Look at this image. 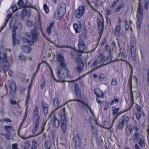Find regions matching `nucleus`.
Masks as SVG:
<instances>
[{
	"label": "nucleus",
	"instance_id": "nucleus-45",
	"mask_svg": "<svg viewBox=\"0 0 149 149\" xmlns=\"http://www.w3.org/2000/svg\"><path fill=\"white\" fill-rule=\"evenodd\" d=\"M136 117L137 119L139 120L141 116V113L139 111H137L136 113Z\"/></svg>",
	"mask_w": 149,
	"mask_h": 149
},
{
	"label": "nucleus",
	"instance_id": "nucleus-26",
	"mask_svg": "<svg viewBox=\"0 0 149 149\" xmlns=\"http://www.w3.org/2000/svg\"><path fill=\"white\" fill-rule=\"evenodd\" d=\"M33 123L35 127L32 130V132L33 134H35L38 129L39 122H33Z\"/></svg>",
	"mask_w": 149,
	"mask_h": 149
},
{
	"label": "nucleus",
	"instance_id": "nucleus-58",
	"mask_svg": "<svg viewBox=\"0 0 149 149\" xmlns=\"http://www.w3.org/2000/svg\"><path fill=\"white\" fill-rule=\"evenodd\" d=\"M106 12L107 15H110L111 14V10L109 9L107 10Z\"/></svg>",
	"mask_w": 149,
	"mask_h": 149
},
{
	"label": "nucleus",
	"instance_id": "nucleus-37",
	"mask_svg": "<svg viewBox=\"0 0 149 149\" xmlns=\"http://www.w3.org/2000/svg\"><path fill=\"white\" fill-rule=\"evenodd\" d=\"M53 121L54 124L55 126H57V127L59 126V122L56 118H54Z\"/></svg>",
	"mask_w": 149,
	"mask_h": 149
},
{
	"label": "nucleus",
	"instance_id": "nucleus-25",
	"mask_svg": "<svg viewBox=\"0 0 149 149\" xmlns=\"http://www.w3.org/2000/svg\"><path fill=\"white\" fill-rule=\"evenodd\" d=\"M53 101L55 107H56V110H55V111H56L58 109H59L61 107L59 105L60 103L58 99L57 98H54L53 99Z\"/></svg>",
	"mask_w": 149,
	"mask_h": 149
},
{
	"label": "nucleus",
	"instance_id": "nucleus-64",
	"mask_svg": "<svg viewBox=\"0 0 149 149\" xmlns=\"http://www.w3.org/2000/svg\"><path fill=\"white\" fill-rule=\"evenodd\" d=\"M147 81L148 84H149V68L148 69V72L147 73Z\"/></svg>",
	"mask_w": 149,
	"mask_h": 149
},
{
	"label": "nucleus",
	"instance_id": "nucleus-63",
	"mask_svg": "<svg viewBox=\"0 0 149 149\" xmlns=\"http://www.w3.org/2000/svg\"><path fill=\"white\" fill-rule=\"evenodd\" d=\"M45 82L44 81L42 82L41 84L40 87L41 88L43 89L44 87Z\"/></svg>",
	"mask_w": 149,
	"mask_h": 149
},
{
	"label": "nucleus",
	"instance_id": "nucleus-19",
	"mask_svg": "<svg viewBox=\"0 0 149 149\" xmlns=\"http://www.w3.org/2000/svg\"><path fill=\"white\" fill-rule=\"evenodd\" d=\"M10 91L13 93H15L17 90V87L16 83L14 81H12L10 84Z\"/></svg>",
	"mask_w": 149,
	"mask_h": 149
},
{
	"label": "nucleus",
	"instance_id": "nucleus-42",
	"mask_svg": "<svg viewBox=\"0 0 149 149\" xmlns=\"http://www.w3.org/2000/svg\"><path fill=\"white\" fill-rule=\"evenodd\" d=\"M29 147V142L26 141L24 144V149H28Z\"/></svg>",
	"mask_w": 149,
	"mask_h": 149
},
{
	"label": "nucleus",
	"instance_id": "nucleus-24",
	"mask_svg": "<svg viewBox=\"0 0 149 149\" xmlns=\"http://www.w3.org/2000/svg\"><path fill=\"white\" fill-rule=\"evenodd\" d=\"M138 141L139 146L141 147L142 148L145 146L146 142L145 141V139L143 136Z\"/></svg>",
	"mask_w": 149,
	"mask_h": 149
},
{
	"label": "nucleus",
	"instance_id": "nucleus-30",
	"mask_svg": "<svg viewBox=\"0 0 149 149\" xmlns=\"http://www.w3.org/2000/svg\"><path fill=\"white\" fill-rule=\"evenodd\" d=\"M119 101V99L117 96H115L114 97L113 99L110 102L111 105H112L116 104Z\"/></svg>",
	"mask_w": 149,
	"mask_h": 149
},
{
	"label": "nucleus",
	"instance_id": "nucleus-54",
	"mask_svg": "<svg viewBox=\"0 0 149 149\" xmlns=\"http://www.w3.org/2000/svg\"><path fill=\"white\" fill-rule=\"evenodd\" d=\"M12 10L14 12L16 11L17 10V6L15 5H13L12 7Z\"/></svg>",
	"mask_w": 149,
	"mask_h": 149
},
{
	"label": "nucleus",
	"instance_id": "nucleus-11",
	"mask_svg": "<svg viewBox=\"0 0 149 149\" xmlns=\"http://www.w3.org/2000/svg\"><path fill=\"white\" fill-rule=\"evenodd\" d=\"M59 68H58L57 72V75L58 78H59L58 81H59L58 82L63 81L65 78V75L63 70L62 69L61 70Z\"/></svg>",
	"mask_w": 149,
	"mask_h": 149
},
{
	"label": "nucleus",
	"instance_id": "nucleus-1",
	"mask_svg": "<svg viewBox=\"0 0 149 149\" xmlns=\"http://www.w3.org/2000/svg\"><path fill=\"white\" fill-rule=\"evenodd\" d=\"M0 66L3 68L4 72L9 69V65L6 52H0Z\"/></svg>",
	"mask_w": 149,
	"mask_h": 149
},
{
	"label": "nucleus",
	"instance_id": "nucleus-29",
	"mask_svg": "<svg viewBox=\"0 0 149 149\" xmlns=\"http://www.w3.org/2000/svg\"><path fill=\"white\" fill-rule=\"evenodd\" d=\"M138 17V20L137 22V28L139 29L141 28V23L142 20V17Z\"/></svg>",
	"mask_w": 149,
	"mask_h": 149
},
{
	"label": "nucleus",
	"instance_id": "nucleus-13",
	"mask_svg": "<svg viewBox=\"0 0 149 149\" xmlns=\"http://www.w3.org/2000/svg\"><path fill=\"white\" fill-rule=\"evenodd\" d=\"M106 61V62H107L106 64L104 65H101L97 67V68H96V69H94V70L98 69V68L101 67V66H103L104 65L109 64L112 63L114 62L117 61L116 60H112V57L111 54H110L107 57Z\"/></svg>",
	"mask_w": 149,
	"mask_h": 149
},
{
	"label": "nucleus",
	"instance_id": "nucleus-51",
	"mask_svg": "<svg viewBox=\"0 0 149 149\" xmlns=\"http://www.w3.org/2000/svg\"><path fill=\"white\" fill-rule=\"evenodd\" d=\"M14 28L13 30L12 31V37H14L15 36H16V29L15 28V24L14 25Z\"/></svg>",
	"mask_w": 149,
	"mask_h": 149
},
{
	"label": "nucleus",
	"instance_id": "nucleus-17",
	"mask_svg": "<svg viewBox=\"0 0 149 149\" xmlns=\"http://www.w3.org/2000/svg\"><path fill=\"white\" fill-rule=\"evenodd\" d=\"M94 92L97 97L102 98L104 97V95L102 91L99 88H96L94 90Z\"/></svg>",
	"mask_w": 149,
	"mask_h": 149
},
{
	"label": "nucleus",
	"instance_id": "nucleus-31",
	"mask_svg": "<svg viewBox=\"0 0 149 149\" xmlns=\"http://www.w3.org/2000/svg\"><path fill=\"white\" fill-rule=\"evenodd\" d=\"M19 59L22 61L25 62L27 58L22 54H20L19 56Z\"/></svg>",
	"mask_w": 149,
	"mask_h": 149
},
{
	"label": "nucleus",
	"instance_id": "nucleus-47",
	"mask_svg": "<svg viewBox=\"0 0 149 149\" xmlns=\"http://www.w3.org/2000/svg\"><path fill=\"white\" fill-rule=\"evenodd\" d=\"M26 41L28 42V43L29 45L31 46H33L34 45V42H35L33 40V41L27 39H26Z\"/></svg>",
	"mask_w": 149,
	"mask_h": 149
},
{
	"label": "nucleus",
	"instance_id": "nucleus-50",
	"mask_svg": "<svg viewBox=\"0 0 149 149\" xmlns=\"http://www.w3.org/2000/svg\"><path fill=\"white\" fill-rule=\"evenodd\" d=\"M5 129L9 131L10 130H12L13 127L12 126H6L5 127Z\"/></svg>",
	"mask_w": 149,
	"mask_h": 149
},
{
	"label": "nucleus",
	"instance_id": "nucleus-56",
	"mask_svg": "<svg viewBox=\"0 0 149 149\" xmlns=\"http://www.w3.org/2000/svg\"><path fill=\"white\" fill-rule=\"evenodd\" d=\"M18 145L17 143H13L12 145L13 149H18Z\"/></svg>",
	"mask_w": 149,
	"mask_h": 149
},
{
	"label": "nucleus",
	"instance_id": "nucleus-8",
	"mask_svg": "<svg viewBox=\"0 0 149 149\" xmlns=\"http://www.w3.org/2000/svg\"><path fill=\"white\" fill-rule=\"evenodd\" d=\"M74 88L75 93L76 94V99L74 100V101L80 102V101L79 98L80 97L81 91L79 88L78 85L77 83H76L75 84Z\"/></svg>",
	"mask_w": 149,
	"mask_h": 149
},
{
	"label": "nucleus",
	"instance_id": "nucleus-41",
	"mask_svg": "<svg viewBox=\"0 0 149 149\" xmlns=\"http://www.w3.org/2000/svg\"><path fill=\"white\" fill-rule=\"evenodd\" d=\"M18 5L23 8H25V5L24 4L23 1L22 0H19V1L17 3Z\"/></svg>",
	"mask_w": 149,
	"mask_h": 149
},
{
	"label": "nucleus",
	"instance_id": "nucleus-32",
	"mask_svg": "<svg viewBox=\"0 0 149 149\" xmlns=\"http://www.w3.org/2000/svg\"><path fill=\"white\" fill-rule=\"evenodd\" d=\"M117 84V81L116 78H113L112 79L111 83V86H116Z\"/></svg>",
	"mask_w": 149,
	"mask_h": 149
},
{
	"label": "nucleus",
	"instance_id": "nucleus-36",
	"mask_svg": "<svg viewBox=\"0 0 149 149\" xmlns=\"http://www.w3.org/2000/svg\"><path fill=\"white\" fill-rule=\"evenodd\" d=\"M39 34H37L35 36H32V38L33 40L35 42H36L39 40Z\"/></svg>",
	"mask_w": 149,
	"mask_h": 149
},
{
	"label": "nucleus",
	"instance_id": "nucleus-46",
	"mask_svg": "<svg viewBox=\"0 0 149 149\" xmlns=\"http://www.w3.org/2000/svg\"><path fill=\"white\" fill-rule=\"evenodd\" d=\"M22 24L21 23H19L17 25V27H15L16 29H18L19 30H21L22 29Z\"/></svg>",
	"mask_w": 149,
	"mask_h": 149
},
{
	"label": "nucleus",
	"instance_id": "nucleus-28",
	"mask_svg": "<svg viewBox=\"0 0 149 149\" xmlns=\"http://www.w3.org/2000/svg\"><path fill=\"white\" fill-rule=\"evenodd\" d=\"M125 6V4L124 3H122L120 4L119 6L115 9V12L116 13L119 12L121 9L124 8Z\"/></svg>",
	"mask_w": 149,
	"mask_h": 149
},
{
	"label": "nucleus",
	"instance_id": "nucleus-18",
	"mask_svg": "<svg viewBox=\"0 0 149 149\" xmlns=\"http://www.w3.org/2000/svg\"><path fill=\"white\" fill-rule=\"evenodd\" d=\"M42 105L43 108V112L45 114L47 115L48 112V107L49 105L47 103L44 101L42 102Z\"/></svg>",
	"mask_w": 149,
	"mask_h": 149
},
{
	"label": "nucleus",
	"instance_id": "nucleus-15",
	"mask_svg": "<svg viewBox=\"0 0 149 149\" xmlns=\"http://www.w3.org/2000/svg\"><path fill=\"white\" fill-rule=\"evenodd\" d=\"M141 0H139V4L138 8V10L137 12V17H142L143 14V6L140 3Z\"/></svg>",
	"mask_w": 149,
	"mask_h": 149
},
{
	"label": "nucleus",
	"instance_id": "nucleus-34",
	"mask_svg": "<svg viewBox=\"0 0 149 149\" xmlns=\"http://www.w3.org/2000/svg\"><path fill=\"white\" fill-rule=\"evenodd\" d=\"M37 29V27L36 26L33 29H32L31 31V33L32 35V36H35L37 34H39V33L36 31Z\"/></svg>",
	"mask_w": 149,
	"mask_h": 149
},
{
	"label": "nucleus",
	"instance_id": "nucleus-23",
	"mask_svg": "<svg viewBox=\"0 0 149 149\" xmlns=\"http://www.w3.org/2000/svg\"><path fill=\"white\" fill-rule=\"evenodd\" d=\"M21 49L24 52L27 53L30 52L31 50V47L28 45L22 46Z\"/></svg>",
	"mask_w": 149,
	"mask_h": 149
},
{
	"label": "nucleus",
	"instance_id": "nucleus-59",
	"mask_svg": "<svg viewBox=\"0 0 149 149\" xmlns=\"http://www.w3.org/2000/svg\"><path fill=\"white\" fill-rule=\"evenodd\" d=\"M100 79L101 81H102L104 79V74H101L100 75Z\"/></svg>",
	"mask_w": 149,
	"mask_h": 149
},
{
	"label": "nucleus",
	"instance_id": "nucleus-38",
	"mask_svg": "<svg viewBox=\"0 0 149 149\" xmlns=\"http://www.w3.org/2000/svg\"><path fill=\"white\" fill-rule=\"evenodd\" d=\"M25 6V8H34L33 6L32 5V4L30 2H28L27 1H26V5Z\"/></svg>",
	"mask_w": 149,
	"mask_h": 149
},
{
	"label": "nucleus",
	"instance_id": "nucleus-44",
	"mask_svg": "<svg viewBox=\"0 0 149 149\" xmlns=\"http://www.w3.org/2000/svg\"><path fill=\"white\" fill-rule=\"evenodd\" d=\"M37 144V142L35 141H32V146L31 148L36 149Z\"/></svg>",
	"mask_w": 149,
	"mask_h": 149
},
{
	"label": "nucleus",
	"instance_id": "nucleus-27",
	"mask_svg": "<svg viewBox=\"0 0 149 149\" xmlns=\"http://www.w3.org/2000/svg\"><path fill=\"white\" fill-rule=\"evenodd\" d=\"M132 77H131V83L130 85L129 86V88L130 89V97L132 100H133L134 99V96H133V91L132 90Z\"/></svg>",
	"mask_w": 149,
	"mask_h": 149
},
{
	"label": "nucleus",
	"instance_id": "nucleus-12",
	"mask_svg": "<svg viewBox=\"0 0 149 149\" xmlns=\"http://www.w3.org/2000/svg\"><path fill=\"white\" fill-rule=\"evenodd\" d=\"M121 21L119 19V21L116 24V26L114 30V33L117 36H119L120 34V31L121 30Z\"/></svg>",
	"mask_w": 149,
	"mask_h": 149
},
{
	"label": "nucleus",
	"instance_id": "nucleus-60",
	"mask_svg": "<svg viewBox=\"0 0 149 149\" xmlns=\"http://www.w3.org/2000/svg\"><path fill=\"white\" fill-rule=\"evenodd\" d=\"M27 25L29 26H31L33 25L32 22L30 21H28L26 23Z\"/></svg>",
	"mask_w": 149,
	"mask_h": 149
},
{
	"label": "nucleus",
	"instance_id": "nucleus-4",
	"mask_svg": "<svg viewBox=\"0 0 149 149\" xmlns=\"http://www.w3.org/2000/svg\"><path fill=\"white\" fill-rule=\"evenodd\" d=\"M56 59L58 62L60 63L59 68H66L65 61L63 56L60 53L58 54L57 56Z\"/></svg>",
	"mask_w": 149,
	"mask_h": 149
},
{
	"label": "nucleus",
	"instance_id": "nucleus-6",
	"mask_svg": "<svg viewBox=\"0 0 149 149\" xmlns=\"http://www.w3.org/2000/svg\"><path fill=\"white\" fill-rule=\"evenodd\" d=\"M123 120L120 122L117 126V128L120 130L123 129L125 125H126L129 120V118L127 117L124 118L123 117Z\"/></svg>",
	"mask_w": 149,
	"mask_h": 149
},
{
	"label": "nucleus",
	"instance_id": "nucleus-16",
	"mask_svg": "<svg viewBox=\"0 0 149 149\" xmlns=\"http://www.w3.org/2000/svg\"><path fill=\"white\" fill-rule=\"evenodd\" d=\"M97 24L99 30V33L100 35V36L101 37L103 31L104 24L103 22L102 21L98 22Z\"/></svg>",
	"mask_w": 149,
	"mask_h": 149
},
{
	"label": "nucleus",
	"instance_id": "nucleus-21",
	"mask_svg": "<svg viewBox=\"0 0 149 149\" xmlns=\"http://www.w3.org/2000/svg\"><path fill=\"white\" fill-rule=\"evenodd\" d=\"M61 127L63 132H65L66 130V125L67 123L66 119L61 120Z\"/></svg>",
	"mask_w": 149,
	"mask_h": 149
},
{
	"label": "nucleus",
	"instance_id": "nucleus-2",
	"mask_svg": "<svg viewBox=\"0 0 149 149\" xmlns=\"http://www.w3.org/2000/svg\"><path fill=\"white\" fill-rule=\"evenodd\" d=\"M66 7V4L64 3H61L59 5L54 13V17L56 19H59L65 15Z\"/></svg>",
	"mask_w": 149,
	"mask_h": 149
},
{
	"label": "nucleus",
	"instance_id": "nucleus-33",
	"mask_svg": "<svg viewBox=\"0 0 149 149\" xmlns=\"http://www.w3.org/2000/svg\"><path fill=\"white\" fill-rule=\"evenodd\" d=\"M54 24L53 23H52L50 24L47 29V32L49 35H50L51 34V33L52 31V29L53 27Z\"/></svg>",
	"mask_w": 149,
	"mask_h": 149
},
{
	"label": "nucleus",
	"instance_id": "nucleus-48",
	"mask_svg": "<svg viewBox=\"0 0 149 149\" xmlns=\"http://www.w3.org/2000/svg\"><path fill=\"white\" fill-rule=\"evenodd\" d=\"M21 94H22L26 91V88L25 87L22 86H20L19 88Z\"/></svg>",
	"mask_w": 149,
	"mask_h": 149
},
{
	"label": "nucleus",
	"instance_id": "nucleus-35",
	"mask_svg": "<svg viewBox=\"0 0 149 149\" xmlns=\"http://www.w3.org/2000/svg\"><path fill=\"white\" fill-rule=\"evenodd\" d=\"M149 5V0H144V6L147 10H148Z\"/></svg>",
	"mask_w": 149,
	"mask_h": 149
},
{
	"label": "nucleus",
	"instance_id": "nucleus-52",
	"mask_svg": "<svg viewBox=\"0 0 149 149\" xmlns=\"http://www.w3.org/2000/svg\"><path fill=\"white\" fill-rule=\"evenodd\" d=\"M12 42L13 45L15 46V45L16 43V36L12 37Z\"/></svg>",
	"mask_w": 149,
	"mask_h": 149
},
{
	"label": "nucleus",
	"instance_id": "nucleus-62",
	"mask_svg": "<svg viewBox=\"0 0 149 149\" xmlns=\"http://www.w3.org/2000/svg\"><path fill=\"white\" fill-rule=\"evenodd\" d=\"M109 104L108 103H106L104 109V110H107L109 107Z\"/></svg>",
	"mask_w": 149,
	"mask_h": 149
},
{
	"label": "nucleus",
	"instance_id": "nucleus-39",
	"mask_svg": "<svg viewBox=\"0 0 149 149\" xmlns=\"http://www.w3.org/2000/svg\"><path fill=\"white\" fill-rule=\"evenodd\" d=\"M63 70V71L64 72V73H66L67 74V77H70V72L68 70L66 67L65 68H61Z\"/></svg>",
	"mask_w": 149,
	"mask_h": 149
},
{
	"label": "nucleus",
	"instance_id": "nucleus-57",
	"mask_svg": "<svg viewBox=\"0 0 149 149\" xmlns=\"http://www.w3.org/2000/svg\"><path fill=\"white\" fill-rule=\"evenodd\" d=\"M51 75L52 77L53 78V79L56 81L58 82L59 81H58V80H57L56 79V78L55 77L54 75V74L53 73V72L52 71V69L51 70Z\"/></svg>",
	"mask_w": 149,
	"mask_h": 149
},
{
	"label": "nucleus",
	"instance_id": "nucleus-43",
	"mask_svg": "<svg viewBox=\"0 0 149 149\" xmlns=\"http://www.w3.org/2000/svg\"><path fill=\"white\" fill-rule=\"evenodd\" d=\"M100 63V61L99 60H96L94 62L93 64L91 65V67H93L94 66L95 67L99 63Z\"/></svg>",
	"mask_w": 149,
	"mask_h": 149
},
{
	"label": "nucleus",
	"instance_id": "nucleus-7",
	"mask_svg": "<svg viewBox=\"0 0 149 149\" xmlns=\"http://www.w3.org/2000/svg\"><path fill=\"white\" fill-rule=\"evenodd\" d=\"M38 109V107L37 105L36 106L33 111V122H39Z\"/></svg>",
	"mask_w": 149,
	"mask_h": 149
},
{
	"label": "nucleus",
	"instance_id": "nucleus-14",
	"mask_svg": "<svg viewBox=\"0 0 149 149\" xmlns=\"http://www.w3.org/2000/svg\"><path fill=\"white\" fill-rule=\"evenodd\" d=\"M65 108L64 107L61 108L59 112L58 113L59 116L61 117V120L66 119L65 116Z\"/></svg>",
	"mask_w": 149,
	"mask_h": 149
},
{
	"label": "nucleus",
	"instance_id": "nucleus-22",
	"mask_svg": "<svg viewBox=\"0 0 149 149\" xmlns=\"http://www.w3.org/2000/svg\"><path fill=\"white\" fill-rule=\"evenodd\" d=\"M73 26L76 33H79L80 32L81 25L80 23H79L78 24H73Z\"/></svg>",
	"mask_w": 149,
	"mask_h": 149
},
{
	"label": "nucleus",
	"instance_id": "nucleus-40",
	"mask_svg": "<svg viewBox=\"0 0 149 149\" xmlns=\"http://www.w3.org/2000/svg\"><path fill=\"white\" fill-rule=\"evenodd\" d=\"M119 1V0H117L116 1H113L111 5V8H114L116 6L118 2Z\"/></svg>",
	"mask_w": 149,
	"mask_h": 149
},
{
	"label": "nucleus",
	"instance_id": "nucleus-3",
	"mask_svg": "<svg viewBox=\"0 0 149 149\" xmlns=\"http://www.w3.org/2000/svg\"><path fill=\"white\" fill-rule=\"evenodd\" d=\"M132 128L135 130L134 134L132 136V139L135 142H137L139 140L143 137L139 132V129L135 126H133Z\"/></svg>",
	"mask_w": 149,
	"mask_h": 149
},
{
	"label": "nucleus",
	"instance_id": "nucleus-10",
	"mask_svg": "<svg viewBox=\"0 0 149 149\" xmlns=\"http://www.w3.org/2000/svg\"><path fill=\"white\" fill-rule=\"evenodd\" d=\"M30 8H25L22 11L20 15L21 19H23L25 17L27 16L30 13Z\"/></svg>",
	"mask_w": 149,
	"mask_h": 149
},
{
	"label": "nucleus",
	"instance_id": "nucleus-61",
	"mask_svg": "<svg viewBox=\"0 0 149 149\" xmlns=\"http://www.w3.org/2000/svg\"><path fill=\"white\" fill-rule=\"evenodd\" d=\"M134 147L135 149H141L140 147L138 145L137 143L134 144Z\"/></svg>",
	"mask_w": 149,
	"mask_h": 149
},
{
	"label": "nucleus",
	"instance_id": "nucleus-5",
	"mask_svg": "<svg viewBox=\"0 0 149 149\" xmlns=\"http://www.w3.org/2000/svg\"><path fill=\"white\" fill-rule=\"evenodd\" d=\"M85 8L83 6H79L76 10L75 16L77 18H79L82 16L85 12Z\"/></svg>",
	"mask_w": 149,
	"mask_h": 149
},
{
	"label": "nucleus",
	"instance_id": "nucleus-49",
	"mask_svg": "<svg viewBox=\"0 0 149 149\" xmlns=\"http://www.w3.org/2000/svg\"><path fill=\"white\" fill-rule=\"evenodd\" d=\"M44 8L46 13H48L49 11V9L47 4H46L44 5Z\"/></svg>",
	"mask_w": 149,
	"mask_h": 149
},
{
	"label": "nucleus",
	"instance_id": "nucleus-9",
	"mask_svg": "<svg viewBox=\"0 0 149 149\" xmlns=\"http://www.w3.org/2000/svg\"><path fill=\"white\" fill-rule=\"evenodd\" d=\"M78 46L79 52L81 53L84 52L86 49V46L81 39H80L79 40Z\"/></svg>",
	"mask_w": 149,
	"mask_h": 149
},
{
	"label": "nucleus",
	"instance_id": "nucleus-20",
	"mask_svg": "<svg viewBox=\"0 0 149 149\" xmlns=\"http://www.w3.org/2000/svg\"><path fill=\"white\" fill-rule=\"evenodd\" d=\"M119 110V108H117L114 109L113 110V114L114 115V116L113 117V119L112 120L113 123H114L115 120L117 119L119 115V114L118 113Z\"/></svg>",
	"mask_w": 149,
	"mask_h": 149
},
{
	"label": "nucleus",
	"instance_id": "nucleus-53",
	"mask_svg": "<svg viewBox=\"0 0 149 149\" xmlns=\"http://www.w3.org/2000/svg\"><path fill=\"white\" fill-rule=\"evenodd\" d=\"M45 149H50V148L51 147V144H50L49 146V144L48 142H46L45 143Z\"/></svg>",
	"mask_w": 149,
	"mask_h": 149
},
{
	"label": "nucleus",
	"instance_id": "nucleus-55",
	"mask_svg": "<svg viewBox=\"0 0 149 149\" xmlns=\"http://www.w3.org/2000/svg\"><path fill=\"white\" fill-rule=\"evenodd\" d=\"M106 58L107 57L105 56H103L102 58V59L100 61V62L101 63H104L106 61Z\"/></svg>",
	"mask_w": 149,
	"mask_h": 149
}]
</instances>
